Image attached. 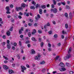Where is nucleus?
<instances>
[{
  "label": "nucleus",
  "mask_w": 74,
  "mask_h": 74,
  "mask_svg": "<svg viewBox=\"0 0 74 74\" xmlns=\"http://www.w3.org/2000/svg\"><path fill=\"white\" fill-rule=\"evenodd\" d=\"M40 58H41V55H40V54L38 53L37 56L35 57L34 59L39 61V60H40Z\"/></svg>",
  "instance_id": "obj_1"
},
{
  "label": "nucleus",
  "mask_w": 74,
  "mask_h": 74,
  "mask_svg": "<svg viewBox=\"0 0 74 74\" xmlns=\"http://www.w3.org/2000/svg\"><path fill=\"white\" fill-rule=\"evenodd\" d=\"M21 69H22L21 71L23 73H24V71H25L24 70H25L26 69V68L23 66V65H21Z\"/></svg>",
  "instance_id": "obj_2"
},
{
  "label": "nucleus",
  "mask_w": 74,
  "mask_h": 74,
  "mask_svg": "<svg viewBox=\"0 0 74 74\" xmlns=\"http://www.w3.org/2000/svg\"><path fill=\"white\" fill-rule=\"evenodd\" d=\"M53 11V12L54 13H56L58 11V10L56 9V8H54L53 9H51V11Z\"/></svg>",
  "instance_id": "obj_3"
},
{
  "label": "nucleus",
  "mask_w": 74,
  "mask_h": 74,
  "mask_svg": "<svg viewBox=\"0 0 74 74\" xmlns=\"http://www.w3.org/2000/svg\"><path fill=\"white\" fill-rule=\"evenodd\" d=\"M7 43H8L7 47L8 48V49H10V44H9V43H10V41L9 40L7 41Z\"/></svg>",
  "instance_id": "obj_4"
},
{
  "label": "nucleus",
  "mask_w": 74,
  "mask_h": 74,
  "mask_svg": "<svg viewBox=\"0 0 74 74\" xmlns=\"http://www.w3.org/2000/svg\"><path fill=\"white\" fill-rule=\"evenodd\" d=\"M22 9L23 8L22 7H20L18 8V7H16V10L17 11H19V10H22Z\"/></svg>",
  "instance_id": "obj_5"
},
{
  "label": "nucleus",
  "mask_w": 74,
  "mask_h": 74,
  "mask_svg": "<svg viewBox=\"0 0 74 74\" xmlns=\"http://www.w3.org/2000/svg\"><path fill=\"white\" fill-rule=\"evenodd\" d=\"M39 18H40V16L39 14H38L37 17L36 16L35 18V19L36 21H38Z\"/></svg>",
  "instance_id": "obj_6"
},
{
  "label": "nucleus",
  "mask_w": 74,
  "mask_h": 74,
  "mask_svg": "<svg viewBox=\"0 0 74 74\" xmlns=\"http://www.w3.org/2000/svg\"><path fill=\"white\" fill-rule=\"evenodd\" d=\"M3 69H5V70H7V69H8V67L6 65H4L3 66Z\"/></svg>",
  "instance_id": "obj_7"
},
{
  "label": "nucleus",
  "mask_w": 74,
  "mask_h": 74,
  "mask_svg": "<svg viewBox=\"0 0 74 74\" xmlns=\"http://www.w3.org/2000/svg\"><path fill=\"white\" fill-rule=\"evenodd\" d=\"M59 66L61 67H64V64L62 62H61L60 64H59Z\"/></svg>",
  "instance_id": "obj_8"
},
{
  "label": "nucleus",
  "mask_w": 74,
  "mask_h": 74,
  "mask_svg": "<svg viewBox=\"0 0 74 74\" xmlns=\"http://www.w3.org/2000/svg\"><path fill=\"white\" fill-rule=\"evenodd\" d=\"M30 53L32 55V54H34L35 53V51H34V49H32L31 50Z\"/></svg>",
  "instance_id": "obj_9"
},
{
  "label": "nucleus",
  "mask_w": 74,
  "mask_h": 74,
  "mask_svg": "<svg viewBox=\"0 0 74 74\" xmlns=\"http://www.w3.org/2000/svg\"><path fill=\"white\" fill-rule=\"evenodd\" d=\"M14 73V71L11 70H9V74H12V73Z\"/></svg>",
  "instance_id": "obj_10"
},
{
  "label": "nucleus",
  "mask_w": 74,
  "mask_h": 74,
  "mask_svg": "<svg viewBox=\"0 0 74 74\" xmlns=\"http://www.w3.org/2000/svg\"><path fill=\"white\" fill-rule=\"evenodd\" d=\"M66 58L69 59V58L71 57V55H70V54H68L66 56Z\"/></svg>",
  "instance_id": "obj_11"
},
{
  "label": "nucleus",
  "mask_w": 74,
  "mask_h": 74,
  "mask_svg": "<svg viewBox=\"0 0 74 74\" xmlns=\"http://www.w3.org/2000/svg\"><path fill=\"white\" fill-rule=\"evenodd\" d=\"M42 10L41 9H40L39 10V12L40 14H42Z\"/></svg>",
  "instance_id": "obj_12"
},
{
  "label": "nucleus",
  "mask_w": 74,
  "mask_h": 74,
  "mask_svg": "<svg viewBox=\"0 0 74 74\" xmlns=\"http://www.w3.org/2000/svg\"><path fill=\"white\" fill-rule=\"evenodd\" d=\"M6 10L7 11H10V7H9V6H6Z\"/></svg>",
  "instance_id": "obj_13"
},
{
  "label": "nucleus",
  "mask_w": 74,
  "mask_h": 74,
  "mask_svg": "<svg viewBox=\"0 0 74 74\" xmlns=\"http://www.w3.org/2000/svg\"><path fill=\"white\" fill-rule=\"evenodd\" d=\"M26 6V5L25 3H22L21 5V7H22L23 8H25Z\"/></svg>",
  "instance_id": "obj_14"
},
{
  "label": "nucleus",
  "mask_w": 74,
  "mask_h": 74,
  "mask_svg": "<svg viewBox=\"0 0 74 74\" xmlns=\"http://www.w3.org/2000/svg\"><path fill=\"white\" fill-rule=\"evenodd\" d=\"M32 40L33 41H37V40L36 39H35L34 37H32Z\"/></svg>",
  "instance_id": "obj_15"
},
{
  "label": "nucleus",
  "mask_w": 74,
  "mask_h": 74,
  "mask_svg": "<svg viewBox=\"0 0 74 74\" xmlns=\"http://www.w3.org/2000/svg\"><path fill=\"white\" fill-rule=\"evenodd\" d=\"M71 51V48L70 47L69 49V51H68V53H70Z\"/></svg>",
  "instance_id": "obj_16"
},
{
  "label": "nucleus",
  "mask_w": 74,
  "mask_h": 74,
  "mask_svg": "<svg viewBox=\"0 0 74 74\" xmlns=\"http://www.w3.org/2000/svg\"><path fill=\"white\" fill-rule=\"evenodd\" d=\"M41 7L42 8H43V9H44L46 8V6L45 5H42Z\"/></svg>",
  "instance_id": "obj_17"
},
{
  "label": "nucleus",
  "mask_w": 74,
  "mask_h": 74,
  "mask_svg": "<svg viewBox=\"0 0 74 74\" xmlns=\"http://www.w3.org/2000/svg\"><path fill=\"white\" fill-rule=\"evenodd\" d=\"M62 34H66V32L63 30L62 32Z\"/></svg>",
  "instance_id": "obj_18"
},
{
  "label": "nucleus",
  "mask_w": 74,
  "mask_h": 74,
  "mask_svg": "<svg viewBox=\"0 0 74 74\" xmlns=\"http://www.w3.org/2000/svg\"><path fill=\"white\" fill-rule=\"evenodd\" d=\"M9 7L10 8H12L13 7H14V5H13L11 4L9 5Z\"/></svg>",
  "instance_id": "obj_19"
},
{
  "label": "nucleus",
  "mask_w": 74,
  "mask_h": 74,
  "mask_svg": "<svg viewBox=\"0 0 74 74\" xmlns=\"http://www.w3.org/2000/svg\"><path fill=\"white\" fill-rule=\"evenodd\" d=\"M53 2L54 5H56V1L55 0H53Z\"/></svg>",
  "instance_id": "obj_20"
},
{
  "label": "nucleus",
  "mask_w": 74,
  "mask_h": 74,
  "mask_svg": "<svg viewBox=\"0 0 74 74\" xmlns=\"http://www.w3.org/2000/svg\"><path fill=\"white\" fill-rule=\"evenodd\" d=\"M31 9L32 10H34V9H35V7H34V6H31L30 7Z\"/></svg>",
  "instance_id": "obj_21"
},
{
  "label": "nucleus",
  "mask_w": 74,
  "mask_h": 74,
  "mask_svg": "<svg viewBox=\"0 0 74 74\" xmlns=\"http://www.w3.org/2000/svg\"><path fill=\"white\" fill-rule=\"evenodd\" d=\"M40 45L41 47H43V45H44V43L43 42H41Z\"/></svg>",
  "instance_id": "obj_22"
},
{
  "label": "nucleus",
  "mask_w": 74,
  "mask_h": 74,
  "mask_svg": "<svg viewBox=\"0 0 74 74\" xmlns=\"http://www.w3.org/2000/svg\"><path fill=\"white\" fill-rule=\"evenodd\" d=\"M65 28H66V29H68V25L67 24H65Z\"/></svg>",
  "instance_id": "obj_23"
},
{
  "label": "nucleus",
  "mask_w": 74,
  "mask_h": 74,
  "mask_svg": "<svg viewBox=\"0 0 74 74\" xmlns=\"http://www.w3.org/2000/svg\"><path fill=\"white\" fill-rule=\"evenodd\" d=\"M13 29H14V27L12 26L10 27V28L9 29V30L10 31H12Z\"/></svg>",
  "instance_id": "obj_24"
},
{
  "label": "nucleus",
  "mask_w": 74,
  "mask_h": 74,
  "mask_svg": "<svg viewBox=\"0 0 74 74\" xmlns=\"http://www.w3.org/2000/svg\"><path fill=\"white\" fill-rule=\"evenodd\" d=\"M45 62L43 61L40 62V64H45Z\"/></svg>",
  "instance_id": "obj_25"
},
{
  "label": "nucleus",
  "mask_w": 74,
  "mask_h": 74,
  "mask_svg": "<svg viewBox=\"0 0 74 74\" xmlns=\"http://www.w3.org/2000/svg\"><path fill=\"white\" fill-rule=\"evenodd\" d=\"M7 36H9L10 35V31L7 32Z\"/></svg>",
  "instance_id": "obj_26"
},
{
  "label": "nucleus",
  "mask_w": 74,
  "mask_h": 74,
  "mask_svg": "<svg viewBox=\"0 0 74 74\" xmlns=\"http://www.w3.org/2000/svg\"><path fill=\"white\" fill-rule=\"evenodd\" d=\"M46 25L47 26H50V23L49 22L47 23Z\"/></svg>",
  "instance_id": "obj_27"
},
{
  "label": "nucleus",
  "mask_w": 74,
  "mask_h": 74,
  "mask_svg": "<svg viewBox=\"0 0 74 74\" xmlns=\"http://www.w3.org/2000/svg\"><path fill=\"white\" fill-rule=\"evenodd\" d=\"M66 70V68L64 67L62 68V71H65V70Z\"/></svg>",
  "instance_id": "obj_28"
},
{
  "label": "nucleus",
  "mask_w": 74,
  "mask_h": 74,
  "mask_svg": "<svg viewBox=\"0 0 74 74\" xmlns=\"http://www.w3.org/2000/svg\"><path fill=\"white\" fill-rule=\"evenodd\" d=\"M59 58V56H56V57L55 58V60H57Z\"/></svg>",
  "instance_id": "obj_29"
},
{
  "label": "nucleus",
  "mask_w": 74,
  "mask_h": 74,
  "mask_svg": "<svg viewBox=\"0 0 74 74\" xmlns=\"http://www.w3.org/2000/svg\"><path fill=\"white\" fill-rule=\"evenodd\" d=\"M52 49L51 47H49L47 48V50L49 51H51V50Z\"/></svg>",
  "instance_id": "obj_30"
},
{
  "label": "nucleus",
  "mask_w": 74,
  "mask_h": 74,
  "mask_svg": "<svg viewBox=\"0 0 74 74\" xmlns=\"http://www.w3.org/2000/svg\"><path fill=\"white\" fill-rule=\"evenodd\" d=\"M69 15H70L69 16L70 17V18H71V17L72 16V13H71V12H70L69 13Z\"/></svg>",
  "instance_id": "obj_31"
},
{
  "label": "nucleus",
  "mask_w": 74,
  "mask_h": 74,
  "mask_svg": "<svg viewBox=\"0 0 74 74\" xmlns=\"http://www.w3.org/2000/svg\"><path fill=\"white\" fill-rule=\"evenodd\" d=\"M3 58H4L6 60H8V58L7 57H5V56H3Z\"/></svg>",
  "instance_id": "obj_32"
},
{
  "label": "nucleus",
  "mask_w": 74,
  "mask_h": 74,
  "mask_svg": "<svg viewBox=\"0 0 74 74\" xmlns=\"http://www.w3.org/2000/svg\"><path fill=\"white\" fill-rule=\"evenodd\" d=\"M29 37H30L31 36V33L30 32H29L28 34Z\"/></svg>",
  "instance_id": "obj_33"
},
{
  "label": "nucleus",
  "mask_w": 74,
  "mask_h": 74,
  "mask_svg": "<svg viewBox=\"0 0 74 74\" xmlns=\"http://www.w3.org/2000/svg\"><path fill=\"white\" fill-rule=\"evenodd\" d=\"M13 45L14 46V47H16V45H17V43L16 42H14L13 44Z\"/></svg>",
  "instance_id": "obj_34"
},
{
  "label": "nucleus",
  "mask_w": 74,
  "mask_h": 74,
  "mask_svg": "<svg viewBox=\"0 0 74 74\" xmlns=\"http://www.w3.org/2000/svg\"><path fill=\"white\" fill-rule=\"evenodd\" d=\"M38 33H40V34H41V33H42V31H41V30H39L38 31Z\"/></svg>",
  "instance_id": "obj_35"
},
{
  "label": "nucleus",
  "mask_w": 74,
  "mask_h": 74,
  "mask_svg": "<svg viewBox=\"0 0 74 74\" xmlns=\"http://www.w3.org/2000/svg\"><path fill=\"white\" fill-rule=\"evenodd\" d=\"M66 9H70V7L69 6H66Z\"/></svg>",
  "instance_id": "obj_36"
},
{
  "label": "nucleus",
  "mask_w": 74,
  "mask_h": 74,
  "mask_svg": "<svg viewBox=\"0 0 74 74\" xmlns=\"http://www.w3.org/2000/svg\"><path fill=\"white\" fill-rule=\"evenodd\" d=\"M32 4H34V5H35V4H36V2H34V1H33L32 2Z\"/></svg>",
  "instance_id": "obj_37"
},
{
  "label": "nucleus",
  "mask_w": 74,
  "mask_h": 74,
  "mask_svg": "<svg viewBox=\"0 0 74 74\" xmlns=\"http://www.w3.org/2000/svg\"><path fill=\"white\" fill-rule=\"evenodd\" d=\"M54 38H57V37H58V35L56 34H55L54 36Z\"/></svg>",
  "instance_id": "obj_38"
},
{
  "label": "nucleus",
  "mask_w": 74,
  "mask_h": 74,
  "mask_svg": "<svg viewBox=\"0 0 74 74\" xmlns=\"http://www.w3.org/2000/svg\"><path fill=\"white\" fill-rule=\"evenodd\" d=\"M48 46L49 47H51V44L49 43H48Z\"/></svg>",
  "instance_id": "obj_39"
},
{
  "label": "nucleus",
  "mask_w": 74,
  "mask_h": 74,
  "mask_svg": "<svg viewBox=\"0 0 74 74\" xmlns=\"http://www.w3.org/2000/svg\"><path fill=\"white\" fill-rule=\"evenodd\" d=\"M62 9V8L61 7H60L59 8V11H61Z\"/></svg>",
  "instance_id": "obj_40"
},
{
  "label": "nucleus",
  "mask_w": 74,
  "mask_h": 74,
  "mask_svg": "<svg viewBox=\"0 0 74 74\" xmlns=\"http://www.w3.org/2000/svg\"><path fill=\"white\" fill-rule=\"evenodd\" d=\"M18 14H19V15H20L22 16V15H23V13L22 12H19L18 13Z\"/></svg>",
  "instance_id": "obj_41"
},
{
  "label": "nucleus",
  "mask_w": 74,
  "mask_h": 74,
  "mask_svg": "<svg viewBox=\"0 0 74 74\" xmlns=\"http://www.w3.org/2000/svg\"><path fill=\"white\" fill-rule=\"evenodd\" d=\"M12 49L13 50H15V47L14 46H12Z\"/></svg>",
  "instance_id": "obj_42"
},
{
  "label": "nucleus",
  "mask_w": 74,
  "mask_h": 74,
  "mask_svg": "<svg viewBox=\"0 0 74 74\" xmlns=\"http://www.w3.org/2000/svg\"><path fill=\"white\" fill-rule=\"evenodd\" d=\"M48 33L49 34H51L52 33V32L51 31H50L48 32Z\"/></svg>",
  "instance_id": "obj_43"
},
{
  "label": "nucleus",
  "mask_w": 74,
  "mask_h": 74,
  "mask_svg": "<svg viewBox=\"0 0 74 74\" xmlns=\"http://www.w3.org/2000/svg\"><path fill=\"white\" fill-rule=\"evenodd\" d=\"M66 66H69L70 65V64L69 63H66Z\"/></svg>",
  "instance_id": "obj_44"
},
{
  "label": "nucleus",
  "mask_w": 74,
  "mask_h": 74,
  "mask_svg": "<svg viewBox=\"0 0 74 74\" xmlns=\"http://www.w3.org/2000/svg\"><path fill=\"white\" fill-rule=\"evenodd\" d=\"M5 42H3L2 43V45L3 46H4V45H5Z\"/></svg>",
  "instance_id": "obj_45"
},
{
  "label": "nucleus",
  "mask_w": 74,
  "mask_h": 74,
  "mask_svg": "<svg viewBox=\"0 0 74 74\" xmlns=\"http://www.w3.org/2000/svg\"><path fill=\"white\" fill-rule=\"evenodd\" d=\"M38 7V4H36V8H37Z\"/></svg>",
  "instance_id": "obj_46"
},
{
  "label": "nucleus",
  "mask_w": 74,
  "mask_h": 74,
  "mask_svg": "<svg viewBox=\"0 0 74 74\" xmlns=\"http://www.w3.org/2000/svg\"><path fill=\"white\" fill-rule=\"evenodd\" d=\"M5 38H6L5 36V35H4L2 36V38H3V39H5Z\"/></svg>",
  "instance_id": "obj_47"
},
{
  "label": "nucleus",
  "mask_w": 74,
  "mask_h": 74,
  "mask_svg": "<svg viewBox=\"0 0 74 74\" xmlns=\"http://www.w3.org/2000/svg\"><path fill=\"white\" fill-rule=\"evenodd\" d=\"M30 42V41L29 40H27L25 42V44H28V43H29Z\"/></svg>",
  "instance_id": "obj_48"
},
{
  "label": "nucleus",
  "mask_w": 74,
  "mask_h": 74,
  "mask_svg": "<svg viewBox=\"0 0 74 74\" xmlns=\"http://www.w3.org/2000/svg\"><path fill=\"white\" fill-rule=\"evenodd\" d=\"M55 7V6H54V4H52L51 5V8H53L54 7Z\"/></svg>",
  "instance_id": "obj_49"
},
{
  "label": "nucleus",
  "mask_w": 74,
  "mask_h": 74,
  "mask_svg": "<svg viewBox=\"0 0 74 74\" xmlns=\"http://www.w3.org/2000/svg\"><path fill=\"white\" fill-rule=\"evenodd\" d=\"M52 23L53 25H55L56 24V22L55 21H53Z\"/></svg>",
  "instance_id": "obj_50"
},
{
  "label": "nucleus",
  "mask_w": 74,
  "mask_h": 74,
  "mask_svg": "<svg viewBox=\"0 0 74 74\" xmlns=\"http://www.w3.org/2000/svg\"><path fill=\"white\" fill-rule=\"evenodd\" d=\"M65 2H61V4H62V5H65Z\"/></svg>",
  "instance_id": "obj_51"
},
{
  "label": "nucleus",
  "mask_w": 74,
  "mask_h": 74,
  "mask_svg": "<svg viewBox=\"0 0 74 74\" xmlns=\"http://www.w3.org/2000/svg\"><path fill=\"white\" fill-rule=\"evenodd\" d=\"M19 45H20V46L22 45V43H21V41H19Z\"/></svg>",
  "instance_id": "obj_52"
},
{
  "label": "nucleus",
  "mask_w": 74,
  "mask_h": 74,
  "mask_svg": "<svg viewBox=\"0 0 74 74\" xmlns=\"http://www.w3.org/2000/svg\"><path fill=\"white\" fill-rule=\"evenodd\" d=\"M65 16H66V17H67V16H68V15L67 14V13H66L65 14Z\"/></svg>",
  "instance_id": "obj_53"
},
{
  "label": "nucleus",
  "mask_w": 74,
  "mask_h": 74,
  "mask_svg": "<svg viewBox=\"0 0 74 74\" xmlns=\"http://www.w3.org/2000/svg\"><path fill=\"white\" fill-rule=\"evenodd\" d=\"M7 17L8 18H11V16L10 15H8Z\"/></svg>",
  "instance_id": "obj_54"
},
{
  "label": "nucleus",
  "mask_w": 74,
  "mask_h": 74,
  "mask_svg": "<svg viewBox=\"0 0 74 74\" xmlns=\"http://www.w3.org/2000/svg\"><path fill=\"white\" fill-rule=\"evenodd\" d=\"M19 33L20 34H22V31H21V29L19 30Z\"/></svg>",
  "instance_id": "obj_55"
},
{
  "label": "nucleus",
  "mask_w": 74,
  "mask_h": 74,
  "mask_svg": "<svg viewBox=\"0 0 74 74\" xmlns=\"http://www.w3.org/2000/svg\"><path fill=\"white\" fill-rule=\"evenodd\" d=\"M58 5H62L61 3H58Z\"/></svg>",
  "instance_id": "obj_56"
},
{
  "label": "nucleus",
  "mask_w": 74,
  "mask_h": 74,
  "mask_svg": "<svg viewBox=\"0 0 74 74\" xmlns=\"http://www.w3.org/2000/svg\"><path fill=\"white\" fill-rule=\"evenodd\" d=\"M18 18L19 19H21L22 18V16L19 15L18 16Z\"/></svg>",
  "instance_id": "obj_57"
},
{
  "label": "nucleus",
  "mask_w": 74,
  "mask_h": 74,
  "mask_svg": "<svg viewBox=\"0 0 74 74\" xmlns=\"http://www.w3.org/2000/svg\"><path fill=\"white\" fill-rule=\"evenodd\" d=\"M12 66L13 67H14L15 66V64H12Z\"/></svg>",
  "instance_id": "obj_58"
},
{
  "label": "nucleus",
  "mask_w": 74,
  "mask_h": 74,
  "mask_svg": "<svg viewBox=\"0 0 74 74\" xmlns=\"http://www.w3.org/2000/svg\"><path fill=\"white\" fill-rule=\"evenodd\" d=\"M6 14H10V12L9 11H8L6 12Z\"/></svg>",
  "instance_id": "obj_59"
},
{
  "label": "nucleus",
  "mask_w": 74,
  "mask_h": 74,
  "mask_svg": "<svg viewBox=\"0 0 74 74\" xmlns=\"http://www.w3.org/2000/svg\"><path fill=\"white\" fill-rule=\"evenodd\" d=\"M70 74H73V71H71L69 72Z\"/></svg>",
  "instance_id": "obj_60"
},
{
  "label": "nucleus",
  "mask_w": 74,
  "mask_h": 74,
  "mask_svg": "<svg viewBox=\"0 0 74 74\" xmlns=\"http://www.w3.org/2000/svg\"><path fill=\"white\" fill-rule=\"evenodd\" d=\"M20 38H23V36L22 35H21L20 36Z\"/></svg>",
  "instance_id": "obj_61"
},
{
  "label": "nucleus",
  "mask_w": 74,
  "mask_h": 74,
  "mask_svg": "<svg viewBox=\"0 0 74 74\" xmlns=\"http://www.w3.org/2000/svg\"><path fill=\"white\" fill-rule=\"evenodd\" d=\"M28 25L29 26H32V24L31 23H29Z\"/></svg>",
  "instance_id": "obj_62"
},
{
  "label": "nucleus",
  "mask_w": 74,
  "mask_h": 74,
  "mask_svg": "<svg viewBox=\"0 0 74 74\" xmlns=\"http://www.w3.org/2000/svg\"><path fill=\"white\" fill-rule=\"evenodd\" d=\"M8 62V61H7V60H5L4 61V63H7Z\"/></svg>",
  "instance_id": "obj_63"
},
{
  "label": "nucleus",
  "mask_w": 74,
  "mask_h": 74,
  "mask_svg": "<svg viewBox=\"0 0 74 74\" xmlns=\"http://www.w3.org/2000/svg\"><path fill=\"white\" fill-rule=\"evenodd\" d=\"M59 70L60 71H62V68H59Z\"/></svg>",
  "instance_id": "obj_64"
}]
</instances>
